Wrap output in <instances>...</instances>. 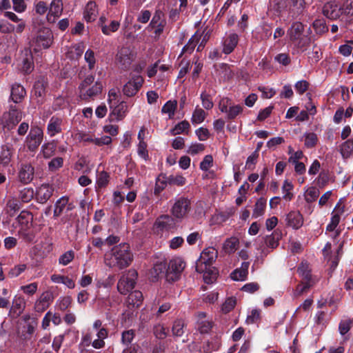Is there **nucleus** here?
<instances>
[{"label":"nucleus","mask_w":353,"mask_h":353,"mask_svg":"<svg viewBox=\"0 0 353 353\" xmlns=\"http://www.w3.org/2000/svg\"><path fill=\"white\" fill-rule=\"evenodd\" d=\"M63 10L62 0H52L48 7L47 14V21L49 23H54L57 19L61 15Z\"/></svg>","instance_id":"nucleus-16"},{"label":"nucleus","mask_w":353,"mask_h":353,"mask_svg":"<svg viewBox=\"0 0 353 353\" xmlns=\"http://www.w3.org/2000/svg\"><path fill=\"white\" fill-rule=\"evenodd\" d=\"M287 34L293 49L298 52H303L310 47L311 37L308 33L305 32V27L302 23L299 21L292 23L287 31Z\"/></svg>","instance_id":"nucleus-3"},{"label":"nucleus","mask_w":353,"mask_h":353,"mask_svg":"<svg viewBox=\"0 0 353 353\" xmlns=\"http://www.w3.org/2000/svg\"><path fill=\"white\" fill-rule=\"evenodd\" d=\"M163 13L161 10H157L150 23L147 29L148 30H154V32L156 36L159 37L163 32L165 26V21L163 18Z\"/></svg>","instance_id":"nucleus-14"},{"label":"nucleus","mask_w":353,"mask_h":353,"mask_svg":"<svg viewBox=\"0 0 353 353\" xmlns=\"http://www.w3.org/2000/svg\"><path fill=\"white\" fill-rule=\"evenodd\" d=\"M170 208V214L178 221H182L188 218L192 205L190 199L185 196L175 197L172 201Z\"/></svg>","instance_id":"nucleus-5"},{"label":"nucleus","mask_w":353,"mask_h":353,"mask_svg":"<svg viewBox=\"0 0 353 353\" xmlns=\"http://www.w3.org/2000/svg\"><path fill=\"white\" fill-rule=\"evenodd\" d=\"M281 237V233L275 230L272 234L267 236L265 239L266 246L270 249H274L279 245V241Z\"/></svg>","instance_id":"nucleus-32"},{"label":"nucleus","mask_w":353,"mask_h":353,"mask_svg":"<svg viewBox=\"0 0 353 353\" xmlns=\"http://www.w3.org/2000/svg\"><path fill=\"white\" fill-rule=\"evenodd\" d=\"M285 221L288 226L298 230L303 224V217L299 211H291L286 215Z\"/></svg>","instance_id":"nucleus-22"},{"label":"nucleus","mask_w":353,"mask_h":353,"mask_svg":"<svg viewBox=\"0 0 353 353\" xmlns=\"http://www.w3.org/2000/svg\"><path fill=\"white\" fill-rule=\"evenodd\" d=\"M63 159L61 157H55L48 163L49 170L54 172L63 166Z\"/></svg>","instance_id":"nucleus-63"},{"label":"nucleus","mask_w":353,"mask_h":353,"mask_svg":"<svg viewBox=\"0 0 353 353\" xmlns=\"http://www.w3.org/2000/svg\"><path fill=\"white\" fill-rule=\"evenodd\" d=\"M133 260V255L128 243H121L114 246L109 254L105 255V263L110 268L122 270L128 267Z\"/></svg>","instance_id":"nucleus-2"},{"label":"nucleus","mask_w":353,"mask_h":353,"mask_svg":"<svg viewBox=\"0 0 353 353\" xmlns=\"http://www.w3.org/2000/svg\"><path fill=\"white\" fill-rule=\"evenodd\" d=\"M52 301V296L48 293H43L39 299L35 303L34 308L38 312H43L46 310Z\"/></svg>","instance_id":"nucleus-25"},{"label":"nucleus","mask_w":353,"mask_h":353,"mask_svg":"<svg viewBox=\"0 0 353 353\" xmlns=\"http://www.w3.org/2000/svg\"><path fill=\"white\" fill-rule=\"evenodd\" d=\"M341 8L342 14L353 15V0H345Z\"/></svg>","instance_id":"nucleus-64"},{"label":"nucleus","mask_w":353,"mask_h":353,"mask_svg":"<svg viewBox=\"0 0 353 353\" xmlns=\"http://www.w3.org/2000/svg\"><path fill=\"white\" fill-rule=\"evenodd\" d=\"M243 111V107L241 105L232 104L230 106L228 112H225L228 119H234Z\"/></svg>","instance_id":"nucleus-47"},{"label":"nucleus","mask_w":353,"mask_h":353,"mask_svg":"<svg viewBox=\"0 0 353 353\" xmlns=\"http://www.w3.org/2000/svg\"><path fill=\"white\" fill-rule=\"evenodd\" d=\"M26 94V90H11L10 98L16 103L21 102Z\"/></svg>","instance_id":"nucleus-57"},{"label":"nucleus","mask_w":353,"mask_h":353,"mask_svg":"<svg viewBox=\"0 0 353 353\" xmlns=\"http://www.w3.org/2000/svg\"><path fill=\"white\" fill-rule=\"evenodd\" d=\"M63 120L61 118L57 117H52L49 121V123L47 127L48 134L50 137H54L57 134H59L61 132V125Z\"/></svg>","instance_id":"nucleus-23"},{"label":"nucleus","mask_w":353,"mask_h":353,"mask_svg":"<svg viewBox=\"0 0 353 353\" xmlns=\"http://www.w3.org/2000/svg\"><path fill=\"white\" fill-rule=\"evenodd\" d=\"M26 302L24 298L20 295H15L12 301V306L10 309V315L12 318L19 317L24 311Z\"/></svg>","instance_id":"nucleus-18"},{"label":"nucleus","mask_w":353,"mask_h":353,"mask_svg":"<svg viewBox=\"0 0 353 353\" xmlns=\"http://www.w3.org/2000/svg\"><path fill=\"white\" fill-rule=\"evenodd\" d=\"M68 201L69 199L67 196H62L57 201L54 210V216L57 217L61 214L63 209L68 203Z\"/></svg>","instance_id":"nucleus-38"},{"label":"nucleus","mask_w":353,"mask_h":353,"mask_svg":"<svg viewBox=\"0 0 353 353\" xmlns=\"http://www.w3.org/2000/svg\"><path fill=\"white\" fill-rule=\"evenodd\" d=\"M143 83V77L140 75H135L125 85L124 88H141Z\"/></svg>","instance_id":"nucleus-45"},{"label":"nucleus","mask_w":353,"mask_h":353,"mask_svg":"<svg viewBox=\"0 0 353 353\" xmlns=\"http://www.w3.org/2000/svg\"><path fill=\"white\" fill-rule=\"evenodd\" d=\"M34 194L32 188H24L20 191L19 196L22 202L28 203L33 198Z\"/></svg>","instance_id":"nucleus-48"},{"label":"nucleus","mask_w":353,"mask_h":353,"mask_svg":"<svg viewBox=\"0 0 353 353\" xmlns=\"http://www.w3.org/2000/svg\"><path fill=\"white\" fill-rule=\"evenodd\" d=\"M323 14L331 20H336L342 14L341 6L337 0H332L325 3L323 7Z\"/></svg>","instance_id":"nucleus-11"},{"label":"nucleus","mask_w":353,"mask_h":353,"mask_svg":"<svg viewBox=\"0 0 353 353\" xmlns=\"http://www.w3.org/2000/svg\"><path fill=\"white\" fill-rule=\"evenodd\" d=\"M326 316V312L323 311H318L314 316L315 324L319 326L325 327L327 323Z\"/></svg>","instance_id":"nucleus-60"},{"label":"nucleus","mask_w":353,"mask_h":353,"mask_svg":"<svg viewBox=\"0 0 353 353\" xmlns=\"http://www.w3.org/2000/svg\"><path fill=\"white\" fill-rule=\"evenodd\" d=\"M27 269V265L19 264L11 268L8 274L10 278H15L19 276Z\"/></svg>","instance_id":"nucleus-54"},{"label":"nucleus","mask_w":353,"mask_h":353,"mask_svg":"<svg viewBox=\"0 0 353 353\" xmlns=\"http://www.w3.org/2000/svg\"><path fill=\"white\" fill-rule=\"evenodd\" d=\"M143 299V296L142 292L139 290H135L129 294L127 302L132 307H138L141 305Z\"/></svg>","instance_id":"nucleus-31"},{"label":"nucleus","mask_w":353,"mask_h":353,"mask_svg":"<svg viewBox=\"0 0 353 353\" xmlns=\"http://www.w3.org/2000/svg\"><path fill=\"white\" fill-rule=\"evenodd\" d=\"M190 128V123L187 121H183L177 123L171 130L172 135H177L182 133H187V131Z\"/></svg>","instance_id":"nucleus-42"},{"label":"nucleus","mask_w":353,"mask_h":353,"mask_svg":"<svg viewBox=\"0 0 353 353\" xmlns=\"http://www.w3.org/2000/svg\"><path fill=\"white\" fill-rule=\"evenodd\" d=\"M239 244V241L237 238L230 237L225 241L223 249L226 252L233 253L237 250Z\"/></svg>","instance_id":"nucleus-36"},{"label":"nucleus","mask_w":353,"mask_h":353,"mask_svg":"<svg viewBox=\"0 0 353 353\" xmlns=\"http://www.w3.org/2000/svg\"><path fill=\"white\" fill-rule=\"evenodd\" d=\"M108 102L111 109L110 120L118 121L123 119L125 116L127 105L121 97V90H110Z\"/></svg>","instance_id":"nucleus-4"},{"label":"nucleus","mask_w":353,"mask_h":353,"mask_svg":"<svg viewBox=\"0 0 353 353\" xmlns=\"http://www.w3.org/2000/svg\"><path fill=\"white\" fill-rule=\"evenodd\" d=\"M185 332V323L181 319H177L172 326V334L175 336H181Z\"/></svg>","instance_id":"nucleus-44"},{"label":"nucleus","mask_w":353,"mask_h":353,"mask_svg":"<svg viewBox=\"0 0 353 353\" xmlns=\"http://www.w3.org/2000/svg\"><path fill=\"white\" fill-rule=\"evenodd\" d=\"M166 268V263H157L154 265L151 273L155 278H157L160 274L165 273Z\"/></svg>","instance_id":"nucleus-61"},{"label":"nucleus","mask_w":353,"mask_h":353,"mask_svg":"<svg viewBox=\"0 0 353 353\" xmlns=\"http://www.w3.org/2000/svg\"><path fill=\"white\" fill-rule=\"evenodd\" d=\"M79 141L92 143L97 146L108 145L112 143V138L110 136H103L101 138H94L89 133L81 132L78 133Z\"/></svg>","instance_id":"nucleus-12"},{"label":"nucleus","mask_w":353,"mask_h":353,"mask_svg":"<svg viewBox=\"0 0 353 353\" xmlns=\"http://www.w3.org/2000/svg\"><path fill=\"white\" fill-rule=\"evenodd\" d=\"M74 258V252L72 250H68L59 256V263L62 265H67Z\"/></svg>","instance_id":"nucleus-52"},{"label":"nucleus","mask_w":353,"mask_h":353,"mask_svg":"<svg viewBox=\"0 0 353 353\" xmlns=\"http://www.w3.org/2000/svg\"><path fill=\"white\" fill-rule=\"evenodd\" d=\"M12 157V150L7 145L1 147V152L0 154V165L3 167H6L11 161Z\"/></svg>","instance_id":"nucleus-29"},{"label":"nucleus","mask_w":353,"mask_h":353,"mask_svg":"<svg viewBox=\"0 0 353 353\" xmlns=\"http://www.w3.org/2000/svg\"><path fill=\"white\" fill-rule=\"evenodd\" d=\"M239 42V35L234 32L227 34L222 41V52L229 54L234 51Z\"/></svg>","instance_id":"nucleus-19"},{"label":"nucleus","mask_w":353,"mask_h":353,"mask_svg":"<svg viewBox=\"0 0 353 353\" xmlns=\"http://www.w3.org/2000/svg\"><path fill=\"white\" fill-rule=\"evenodd\" d=\"M206 113L203 109L196 108L192 114V121L196 124L201 123L204 121Z\"/></svg>","instance_id":"nucleus-50"},{"label":"nucleus","mask_w":353,"mask_h":353,"mask_svg":"<svg viewBox=\"0 0 353 353\" xmlns=\"http://www.w3.org/2000/svg\"><path fill=\"white\" fill-rule=\"evenodd\" d=\"M340 152L345 159L349 158L353 154V139H348L340 147Z\"/></svg>","instance_id":"nucleus-34"},{"label":"nucleus","mask_w":353,"mask_h":353,"mask_svg":"<svg viewBox=\"0 0 353 353\" xmlns=\"http://www.w3.org/2000/svg\"><path fill=\"white\" fill-rule=\"evenodd\" d=\"M178 221L172 214H163L160 216L155 221V227L160 230H170L176 227Z\"/></svg>","instance_id":"nucleus-17"},{"label":"nucleus","mask_w":353,"mask_h":353,"mask_svg":"<svg viewBox=\"0 0 353 353\" xmlns=\"http://www.w3.org/2000/svg\"><path fill=\"white\" fill-rule=\"evenodd\" d=\"M185 268V263L179 257H175L170 260L167 264L165 278L169 282H174L179 279Z\"/></svg>","instance_id":"nucleus-6"},{"label":"nucleus","mask_w":353,"mask_h":353,"mask_svg":"<svg viewBox=\"0 0 353 353\" xmlns=\"http://www.w3.org/2000/svg\"><path fill=\"white\" fill-rule=\"evenodd\" d=\"M109 174L105 171H102L97 174V184L99 188L105 187L109 182Z\"/></svg>","instance_id":"nucleus-56"},{"label":"nucleus","mask_w":353,"mask_h":353,"mask_svg":"<svg viewBox=\"0 0 353 353\" xmlns=\"http://www.w3.org/2000/svg\"><path fill=\"white\" fill-rule=\"evenodd\" d=\"M217 256L218 251L213 247H209L203 250L196 262V271L203 274V279L206 283H212L216 279L218 271L212 265Z\"/></svg>","instance_id":"nucleus-1"},{"label":"nucleus","mask_w":353,"mask_h":353,"mask_svg":"<svg viewBox=\"0 0 353 353\" xmlns=\"http://www.w3.org/2000/svg\"><path fill=\"white\" fill-rule=\"evenodd\" d=\"M201 99L204 108L206 110H210L212 108L214 105L212 97L205 90L201 94Z\"/></svg>","instance_id":"nucleus-51"},{"label":"nucleus","mask_w":353,"mask_h":353,"mask_svg":"<svg viewBox=\"0 0 353 353\" xmlns=\"http://www.w3.org/2000/svg\"><path fill=\"white\" fill-rule=\"evenodd\" d=\"M23 113L15 106L11 105L9 110L3 114V126L8 130L12 129L23 117Z\"/></svg>","instance_id":"nucleus-8"},{"label":"nucleus","mask_w":353,"mask_h":353,"mask_svg":"<svg viewBox=\"0 0 353 353\" xmlns=\"http://www.w3.org/2000/svg\"><path fill=\"white\" fill-rule=\"evenodd\" d=\"M201 37V34L197 31L189 40L188 43L183 48L181 55L183 53L188 52L192 53L194 50L196 45L198 43L199 39Z\"/></svg>","instance_id":"nucleus-33"},{"label":"nucleus","mask_w":353,"mask_h":353,"mask_svg":"<svg viewBox=\"0 0 353 353\" xmlns=\"http://www.w3.org/2000/svg\"><path fill=\"white\" fill-rule=\"evenodd\" d=\"M176 107V101H168L162 108V112L168 114L171 118L174 114V111Z\"/></svg>","instance_id":"nucleus-62"},{"label":"nucleus","mask_w":353,"mask_h":353,"mask_svg":"<svg viewBox=\"0 0 353 353\" xmlns=\"http://www.w3.org/2000/svg\"><path fill=\"white\" fill-rule=\"evenodd\" d=\"M320 194L319 189L315 187H310L305 192V199L307 203H312L316 200Z\"/></svg>","instance_id":"nucleus-41"},{"label":"nucleus","mask_w":353,"mask_h":353,"mask_svg":"<svg viewBox=\"0 0 353 353\" xmlns=\"http://www.w3.org/2000/svg\"><path fill=\"white\" fill-rule=\"evenodd\" d=\"M137 279V272L135 270L130 269L123 274L117 283V290L121 294H126L135 286Z\"/></svg>","instance_id":"nucleus-7"},{"label":"nucleus","mask_w":353,"mask_h":353,"mask_svg":"<svg viewBox=\"0 0 353 353\" xmlns=\"http://www.w3.org/2000/svg\"><path fill=\"white\" fill-rule=\"evenodd\" d=\"M84 46L83 43H77L71 46L67 52V57L73 60L79 59L83 54Z\"/></svg>","instance_id":"nucleus-28"},{"label":"nucleus","mask_w":353,"mask_h":353,"mask_svg":"<svg viewBox=\"0 0 353 353\" xmlns=\"http://www.w3.org/2000/svg\"><path fill=\"white\" fill-rule=\"evenodd\" d=\"M317 136L313 132L306 133L304 135V144L307 148L314 147L317 142Z\"/></svg>","instance_id":"nucleus-58"},{"label":"nucleus","mask_w":353,"mask_h":353,"mask_svg":"<svg viewBox=\"0 0 353 353\" xmlns=\"http://www.w3.org/2000/svg\"><path fill=\"white\" fill-rule=\"evenodd\" d=\"M353 325V320L347 318L345 319H342L339 325V331L341 335L344 336L345 334H347Z\"/></svg>","instance_id":"nucleus-40"},{"label":"nucleus","mask_w":353,"mask_h":353,"mask_svg":"<svg viewBox=\"0 0 353 353\" xmlns=\"http://www.w3.org/2000/svg\"><path fill=\"white\" fill-rule=\"evenodd\" d=\"M249 262H243L240 268L234 270L231 274V278L237 281H243L247 279L248 274Z\"/></svg>","instance_id":"nucleus-24"},{"label":"nucleus","mask_w":353,"mask_h":353,"mask_svg":"<svg viewBox=\"0 0 353 353\" xmlns=\"http://www.w3.org/2000/svg\"><path fill=\"white\" fill-rule=\"evenodd\" d=\"M54 188L48 184H43L37 189L35 196L40 203H46L52 196Z\"/></svg>","instance_id":"nucleus-21"},{"label":"nucleus","mask_w":353,"mask_h":353,"mask_svg":"<svg viewBox=\"0 0 353 353\" xmlns=\"http://www.w3.org/2000/svg\"><path fill=\"white\" fill-rule=\"evenodd\" d=\"M97 14L98 10L95 2L89 1L84 12V19L86 21L91 22L96 19Z\"/></svg>","instance_id":"nucleus-26"},{"label":"nucleus","mask_w":353,"mask_h":353,"mask_svg":"<svg viewBox=\"0 0 353 353\" xmlns=\"http://www.w3.org/2000/svg\"><path fill=\"white\" fill-rule=\"evenodd\" d=\"M274 61L283 66H288L291 63V58L288 53H279L274 57Z\"/></svg>","instance_id":"nucleus-53"},{"label":"nucleus","mask_w":353,"mask_h":353,"mask_svg":"<svg viewBox=\"0 0 353 353\" xmlns=\"http://www.w3.org/2000/svg\"><path fill=\"white\" fill-rule=\"evenodd\" d=\"M120 23L117 21H112L110 25L106 26L101 24V30L104 34L109 35L111 32H116L119 28Z\"/></svg>","instance_id":"nucleus-55"},{"label":"nucleus","mask_w":353,"mask_h":353,"mask_svg":"<svg viewBox=\"0 0 353 353\" xmlns=\"http://www.w3.org/2000/svg\"><path fill=\"white\" fill-rule=\"evenodd\" d=\"M43 139V130L39 126H32L26 139L28 149L34 152L41 145Z\"/></svg>","instance_id":"nucleus-9"},{"label":"nucleus","mask_w":353,"mask_h":353,"mask_svg":"<svg viewBox=\"0 0 353 353\" xmlns=\"http://www.w3.org/2000/svg\"><path fill=\"white\" fill-rule=\"evenodd\" d=\"M196 323L198 330L202 334L208 333L213 326V322L210 320L197 321Z\"/></svg>","instance_id":"nucleus-49"},{"label":"nucleus","mask_w":353,"mask_h":353,"mask_svg":"<svg viewBox=\"0 0 353 353\" xmlns=\"http://www.w3.org/2000/svg\"><path fill=\"white\" fill-rule=\"evenodd\" d=\"M21 70L26 74H30L34 70L33 55L28 48L22 51Z\"/></svg>","instance_id":"nucleus-20"},{"label":"nucleus","mask_w":353,"mask_h":353,"mask_svg":"<svg viewBox=\"0 0 353 353\" xmlns=\"http://www.w3.org/2000/svg\"><path fill=\"white\" fill-rule=\"evenodd\" d=\"M34 168L29 163H23L18 171L19 181L23 184L30 183L34 179Z\"/></svg>","instance_id":"nucleus-13"},{"label":"nucleus","mask_w":353,"mask_h":353,"mask_svg":"<svg viewBox=\"0 0 353 353\" xmlns=\"http://www.w3.org/2000/svg\"><path fill=\"white\" fill-rule=\"evenodd\" d=\"M292 10L297 14L303 13L307 7L305 0H290Z\"/></svg>","instance_id":"nucleus-37"},{"label":"nucleus","mask_w":353,"mask_h":353,"mask_svg":"<svg viewBox=\"0 0 353 353\" xmlns=\"http://www.w3.org/2000/svg\"><path fill=\"white\" fill-rule=\"evenodd\" d=\"M315 283V281H303L302 283L297 285L294 292V296H299L302 295L303 293L306 292L309 288L312 287Z\"/></svg>","instance_id":"nucleus-46"},{"label":"nucleus","mask_w":353,"mask_h":353,"mask_svg":"<svg viewBox=\"0 0 353 353\" xmlns=\"http://www.w3.org/2000/svg\"><path fill=\"white\" fill-rule=\"evenodd\" d=\"M312 26L316 33L319 34H322L328 31V28L326 26L325 21L323 19L314 20Z\"/></svg>","instance_id":"nucleus-43"},{"label":"nucleus","mask_w":353,"mask_h":353,"mask_svg":"<svg viewBox=\"0 0 353 353\" xmlns=\"http://www.w3.org/2000/svg\"><path fill=\"white\" fill-rule=\"evenodd\" d=\"M38 48L47 49L53 42V34L51 30L47 27L41 28L36 33L33 39Z\"/></svg>","instance_id":"nucleus-10"},{"label":"nucleus","mask_w":353,"mask_h":353,"mask_svg":"<svg viewBox=\"0 0 353 353\" xmlns=\"http://www.w3.org/2000/svg\"><path fill=\"white\" fill-rule=\"evenodd\" d=\"M266 206V200L260 198L258 199L254 205V208L253 210L252 216L254 218H258L262 216L264 214L265 209Z\"/></svg>","instance_id":"nucleus-35"},{"label":"nucleus","mask_w":353,"mask_h":353,"mask_svg":"<svg viewBox=\"0 0 353 353\" xmlns=\"http://www.w3.org/2000/svg\"><path fill=\"white\" fill-rule=\"evenodd\" d=\"M294 186L291 182L288 180H285L283 181L282 185V192L283 194V198L286 201H291L294 196V194L292 193V190Z\"/></svg>","instance_id":"nucleus-39"},{"label":"nucleus","mask_w":353,"mask_h":353,"mask_svg":"<svg viewBox=\"0 0 353 353\" xmlns=\"http://www.w3.org/2000/svg\"><path fill=\"white\" fill-rule=\"evenodd\" d=\"M57 145L54 141L44 143L41 148L39 155L45 159H49L52 157L56 151Z\"/></svg>","instance_id":"nucleus-30"},{"label":"nucleus","mask_w":353,"mask_h":353,"mask_svg":"<svg viewBox=\"0 0 353 353\" xmlns=\"http://www.w3.org/2000/svg\"><path fill=\"white\" fill-rule=\"evenodd\" d=\"M297 272L303 281H317L316 279L312 277L309 264L307 263L302 262L298 267Z\"/></svg>","instance_id":"nucleus-27"},{"label":"nucleus","mask_w":353,"mask_h":353,"mask_svg":"<svg viewBox=\"0 0 353 353\" xmlns=\"http://www.w3.org/2000/svg\"><path fill=\"white\" fill-rule=\"evenodd\" d=\"M135 336V333L133 330L124 331L121 334V343L123 345H128L131 343Z\"/></svg>","instance_id":"nucleus-59"},{"label":"nucleus","mask_w":353,"mask_h":353,"mask_svg":"<svg viewBox=\"0 0 353 353\" xmlns=\"http://www.w3.org/2000/svg\"><path fill=\"white\" fill-rule=\"evenodd\" d=\"M134 56L128 47L121 48L117 54V63L123 69H127L132 63Z\"/></svg>","instance_id":"nucleus-15"}]
</instances>
